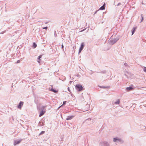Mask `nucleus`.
<instances>
[{
    "label": "nucleus",
    "instance_id": "nucleus-17",
    "mask_svg": "<svg viewBox=\"0 0 146 146\" xmlns=\"http://www.w3.org/2000/svg\"><path fill=\"white\" fill-rule=\"evenodd\" d=\"M66 101L64 102H63V105H64V104H66Z\"/></svg>",
    "mask_w": 146,
    "mask_h": 146
},
{
    "label": "nucleus",
    "instance_id": "nucleus-10",
    "mask_svg": "<svg viewBox=\"0 0 146 146\" xmlns=\"http://www.w3.org/2000/svg\"><path fill=\"white\" fill-rule=\"evenodd\" d=\"M37 46V44L35 43L34 42L33 43V47L34 48H35Z\"/></svg>",
    "mask_w": 146,
    "mask_h": 146
},
{
    "label": "nucleus",
    "instance_id": "nucleus-5",
    "mask_svg": "<svg viewBox=\"0 0 146 146\" xmlns=\"http://www.w3.org/2000/svg\"><path fill=\"white\" fill-rule=\"evenodd\" d=\"M133 89V88L131 87H127L126 88V90L127 91H130Z\"/></svg>",
    "mask_w": 146,
    "mask_h": 146
},
{
    "label": "nucleus",
    "instance_id": "nucleus-16",
    "mask_svg": "<svg viewBox=\"0 0 146 146\" xmlns=\"http://www.w3.org/2000/svg\"><path fill=\"white\" fill-rule=\"evenodd\" d=\"M141 17H142V19H141V21H142L143 20V17L142 16V15H141Z\"/></svg>",
    "mask_w": 146,
    "mask_h": 146
},
{
    "label": "nucleus",
    "instance_id": "nucleus-21",
    "mask_svg": "<svg viewBox=\"0 0 146 146\" xmlns=\"http://www.w3.org/2000/svg\"><path fill=\"white\" fill-rule=\"evenodd\" d=\"M107 87H102V88H107Z\"/></svg>",
    "mask_w": 146,
    "mask_h": 146
},
{
    "label": "nucleus",
    "instance_id": "nucleus-22",
    "mask_svg": "<svg viewBox=\"0 0 146 146\" xmlns=\"http://www.w3.org/2000/svg\"><path fill=\"white\" fill-rule=\"evenodd\" d=\"M53 91L54 92H56V91L55 90H53Z\"/></svg>",
    "mask_w": 146,
    "mask_h": 146
},
{
    "label": "nucleus",
    "instance_id": "nucleus-20",
    "mask_svg": "<svg viewBox=\"0 0 146 146\" xmlns=\"http://www.w3.org/2000/svg\"><path fill=\"white\" fill-rule=\"evenodd\" d=\"M64 48V46L63 44L62 45V48L63 49Z\"/></svg>",
    "mask_w": 146,
    "mask_h": 146
},
{
    "label": "nucleus",
    "instance_id": "nucleus-8",
    "mask_svg": "<svg viewBox=\"0 0 146 146\" xmlns=\"http://www.w3.org/2000/svg\"><path fill=\"white\" fill-rule=\"evenodd\" d=\"M41 57H42L41 55L39 56H38L37 61L39 63L40 62V58H41Z\"/></svg>",
    "mask_w": 146,
    "mask_h": 146
},
{
    "label": "nucleus",
    "instance_id": "nucleus-2",
    "mask_svg": "<svg viewBox=\"0 0 146 146\" xmlns=\"http://www.w3.org/2000/svg\"><path fill=\"white\" fill-rule=\"evenodd\" d=\"M76 89L79 91H81L83 89V87L82 85L80 84L76 85Z\"/></svg>",
    "mask_w": 146,
    "mask_h": 146
},
{
    "label": "nucleus",
    "instance_id": "nucleus-13",
    "mask_svg": "<svg viewBox=\"0 0 146 146\" xmlns=\"http://www.w3.org/2000/svg\"><path fill=\"white\" fill-rule=\"evenodd\" d=\"M143 71L144 72H146V67H144L143 68Z\"/></svg>",
    "mask_w": 146,
    "mask_h": 146
},
{
    "label": "nucleus",
    "instance_id": "nucleus-3",
    "mask_svg": "<svg viewBox=\"0 0 146 146\" xmlns=\"http://www.w3.org/2000/svg\"><path fill=\"white\" fill-rule=\"evenodd\" d=\"M84 43H81V46L79 50V53H80L81 51L83 49L84 47Z\"/></svg>",
    "mask_w": 146,
    "mask_h": 146
},
{
    "label": "nucleus",
    "instance_id": "nucleus-9",
    "mask_svg": "<svg viewBox=\"0 0 146 146\" xmlns=\"http://www.w3.org/2000/svg\"><path fill=\"white\" fill-rule=\"evenodd\" d=\"M21 141H20V140L15 141V144H14L15 145H16L17 144L19 143H20Z\"/></svg>",
    "mask_w": 146,
    "mask_h": 146
},
{
    "label": "nucleus",
    "instance_id": "nucleus-19",
    "mask_svg": "<svg viewBox=\"0 0 146 146\" xmlns=\"http://www.w3.org/2000/svg\"><path fill=\"white\" fill-rule=\"evenodd\" d=\"M43 29H47V27H44V28H43Z\"/></svg>",
    "mask_w": 146,
    "mask_h": 146
},
{
    "label": "nucleus",
    "instance_id": "nucleus-15",
    "mask_svg": "<svg viewBox=\"0 0 146 146\" xmlns=\"http://www.w3.org/2000/svg\"><path fill=\"white\" fill-rule=\"evenodd\" d=\"M116 140H118V139H115V138H114L113 139V141H114V142H115L116 141Z\"/></svg>",
    "mask_w": 146,
    "mask_h": 146
},
{
    "label": "nucleus",
    "instance_id": "nucleus-18",
    "mask_svg": "<svg viewBox=\"0 0 146 146\" xmlns=\"http://www.w3.org/2000/svg\"><path fill=\"white\" fill-rule=\"evenodd\" d=\"M20 60H18L17 61V63H19L20 62Z\"/></svg>",
    "mask_w": 146,
    "mask_h": 146
},
{
    "label": "nucleus",
    "instance_id": "nucleus-4",
    "mask_svg": "<svg viewBox=\"0 0 146 146\" xmlns=\"http://www.w3.org/2000/svg\"><path fill=\"white\" fill-rule=\"evenodd\" d=\"M23 102H20L19 104V105L18 106V108L21 109V107L23 106Z\"/></svg>",
    "mask_w": 146,
    "mask_h": 146
},
{
    "label": "nucleus",
    "instance_id": "nucleus-14",
    "mask_svg": "<svg viewBox=\"0 0 146 146\" xmlns=\"http://www.w3.org/2000/svg\"><path fill=\"white\" fill-rule=\"evenodd\" d=\"M44 133H45L44 131H42L40 133V135Z\"/></svg>",
    "mask_w": 146,
    "mask_h": 146
},
{
    "label": "nucleus",
    "instance_id": "nucleus-1",
    "mask_svg": "<svg viewBox=\"0 0 146 146\" xmlns=\"http://www.w3.org/2000/svg\"><path fill=\"white\" fill-rule=\"evenodd\" d=\"M46 106H42L41 108V111H40L39 117H40L43 115L46 112V110L45 109Z\"/></svg>",
    "mask_w": 146,
    "mask_h": 146
},
{
    "label": "nucleus",
    "instance_id": "nucleus-11",
    "mask_svg": "<svg viewBox=\"0 0 146 146\" xmlns=\"http://www.w3.org/2000/svg\"><path fill=\"white\" fill-rule=\"evenodd\" d=\"M136 29V28H135H135H133V31H132V35H133V33H134V32H135V29Z\"/></svg>",
    "mask_w": 146,
    "mask_h": 146
},
{
    "label": "nucleus",
    "instance_id": "nucleus-12",
    "mask_svg": "<svg viewBox=\"0 0 146 146\" xmlns=\"http://www.w3.org/2000/svg\"><path fill=\"white\" fill-rule=\"evenodd\" d=\"M119 100H118L116 102H115L114 104H119Z\"/></svg>",
    "mask_w": 146,
    "mask_h": 146
},
{
    "label": "nucleus",
    "instance_id": "nucleus-6",
    "mask_svg": "<svg viewBox=\"0 0 146 146\" xmlns=\"http://www.w3.org/2000/svg\"><path fill=\"white\" fill-rule=\"evenodd\" d=\"M73 116H68L67 117V118H66V119L67 120H69L71 119L72 118H73Z\"/></svg>",
    "mask_w": 146,
    "mask_h": 146
},
{
    "label": "nucleus",
    "instance_id": "nucleus-7",
    "mask_svg": "<svg viewBox=\"0 0 146 146\" xmlns=\"http://www.w3.org/2000/svg\"><path fill=\"white\" fill-rule=\"evenodd\" d=\"M105 3H104V5L100 8V9L101 10L104 9H105Z\"/></svg>",
    "mask_w": 146,
    "mask_h": 146
}]
</instances>
